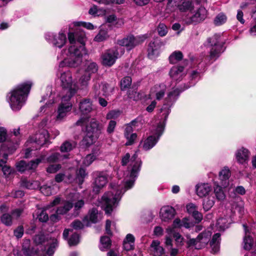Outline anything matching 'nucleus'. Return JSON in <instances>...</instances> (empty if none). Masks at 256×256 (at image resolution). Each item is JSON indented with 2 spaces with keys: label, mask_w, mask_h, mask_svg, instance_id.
Returning a JSON list of instances; mask_svg holds the SVG:
<instances>
[{
  "label": "nucleus",
  "mask_w": 256,
  "mask_h": 256,
  "mask_svg": "<svg viewBox=\"0 0 256 256\" xmlns=\"http://www.w3.org/2000/svg\"><path fill=\"white\" fill-rule=\"evenodd\" d=\"M146 38V37L144 35L136 36L130 35L122 39L118 40L117 44L120 46V47L124 46L128 50H130L137 45L143 42Z\"/></svg>",
  "instance_id": "nucleus-12"
},
{
  "label": "nucleus",
  "mask_w": 256,
  "mask_h": 256,
  "mask_svg": "<svg viewBox=\"0 0 256 256\" xmlns=\"http://www.w3.org/2000/svg\"><path fill=\"white\" fill-rule=\"evenodd\" d=\"M79 108L82 114H88L92 110V102L89 99L82 100L80 102Z\"/></svg>",
  "instance_id": "nucleus-34"
},
{
  "label": "nucleus",
  "mask_w": 256,
  "mask_h": 256,
  "mask_svg": "<svg viewBox=\"0 0 256 256\" xmlns=\"http://www.w3.org/2000/svg\"><path fill=\"white\" fill-rule=\"evenodd\" d=\"M45 158L46 156L42 154L39 158L34 160H32L29 162H26L22 160H20L16 164V170L21 172L26 170H34L40 163L44 162Z\"/></svg>",
  "instance_id": "nucleus-16"
},
{
  "label": "nucleus",
  "mask_w": 256,
  "mask_h": 256,
  "mask_svg": "<svg viewBox=\"0 0 256 256\" xmlns=\"http://www.w3.org/2000/svg\"><path fill=\"white\" fill-rule=\"evenodd\" d=\"M214 192L216 196V198L218 200H224L226 198V195L222 189V186H220L217 182H215L214 183Z\"/></svg>",
  "instance_id": "nucleus-44"
},
{
  "label": "nucleus",
  "mask_w": 256,
  "mask_h": 256,
  "mask_svg": "<svg viewBox=\"0 0 256 256\" xmlns=\"http://www.w3.org/2000/svg\"><path fill=\"white\" fill-rule=\"evenodd\" d=\"M220 234L216 233L214 234L210 242V246L212 248V252L216 254L220 250Z\"/></svg>",
  "instance_id": "nucleus-36"
},
{
  "label": "nucleus",
  "mask_w": 256,
  "mask_h": 256,
  "mask_svg": "<svg viewBox=\"0 0 256 256\" xmlns=\"http://www.w3.org/2000/svg\"><path fill=\"white\" fill-rule=\"evenodd\" d=\"M180 92L178 89H174L170 92L166 98L163 106L161 108V112H163L165 120L170 112V107L177 100Z\"/></svg>",
  "instance_id": "nucleus-17"
},
{
  "label": "nucleus",
  "mask_w": 256,
  "mask_h": 256,
  "mask_svg": "<svg viewBox=\"0 0 256 256\" xmlns=\"http://www.w3.org/2000/svg\"><path fill=\"white\" fill-rule=\"evenodd\" d=\"M231 222V220L228 218H222L218 220L216 228L219 231H224L227 228Z\"/></svg>",
  "instance_id": "nucleus-39"
},
{
  "label": "nucleus",
  "mask_w": 256,
  "mask_h": 256,
  "mask_svg": "<svg viewBox=\"0 0 256 256\" xmlns=\"http://www.w3.org/2000/svg\"><path fill=\"white\" fill-rule=\"evenodd\" d=\"M183 58V54L180 51H174L169 56L170 64H174Z\"/></svg>",
  "instance_id": "nucleus-47"
},
{
  "label": "nucleus",
  "mask_w": 256,
  "mask_h": 256,
  "mask_svg": "<svg viewBox=\"0 0 256 256\" xmlns=\"http://www.w3.org/2000/svg\"><path fill=\"white\" fill-rule=\"evenodd\" d=\"M40 190L44 195L48 196L52 194V188L50 186L44 185L40 187Z\"/></svg>",
  "instance_id": "nucleus-62"
},
{
  "label": "nucleus",
  "mask_w": 256,
  "mask_h": 256,
  "mask_svg": "<svg viewBox=\"0 0 256 256\" xmlns=\"http://www.w3.org/2000/svg\"><path fill=\"white\" fill-rule=\"evenodd\" d=\"M49 134L47 130L43 129L36 134L30 136L25 143V149L22 150L24 157L30 158L33 156L32 152L40 148L48 140Z\"/></svg>",
  "instance_id": "nucleus-5"
},
{
  "label": "nucleus",
  "mask_w": 256,
  "mask_h": 256,
  "mask_svg": "<svg viewBox=\"0 0 256 256\" xmlns=\"http://www.w3.org/2000/svg\"><path fill=\"white\" fill-rule=\"evenodd\" d=\"M243 226L245 232V236L243 242L244 248L246 250H250L253 245V240L250 235V232L248 228L244 224L243 225Z\"/></svg>",
  "instance_id": "nucleus-33"
},
{
  "label": "nucleus",
  "mask_w": 256,
  "mask_h": 256,
  "mask_svg": "<svg viewBox=\"0 0 256 256\" xmlns=\"http://www.w3.org/2000/svg\"><path fill=\"white\" fill-rule=\"evenodd\" d=\"M72 204L70 202H66L62 206H60L56 210V214L52 215L50 220L56 222L60 220L59 215L66 214L72 207Z\"/></svg>",
  "instance_id": "nucleus-25"
},
{
  "label": "nucleus",
  "mask_w": 256,
  "mask_h": 256,
  "mask_svg": "<svg viewBox=\"0 0 256 256\" xmlns=\"http://www.w3.org/2000/svg\"><path fill=\"white\" fill-rule=\"evenodd\" d=\"M194 2L192 0H168L166 10L167 12H170L178 10L181 12H188V14L183 18L184 22L188 25L196 24L206 18L207 10L204 7L200 6L194 12Z\"/></svg>",
  "instance_id": "nucleus-3"
},
{
  "label": "nucleus",
  "mask_w": 256,
  "mask_h": 256,
  "mask_svg": "<svg viewBox=\"0 0 256 256\" xmlns=\"http://www.w3.org/2000/svg\"><path fill=\"white\" fill-rule=\"evenodd\" d=\"M48 93L42 96L40 102H46L44 106L40 107V110L41 112H45L47 110L50 108L54 104L56 100V94L52 92V88L51 86H48L46 88Z\"/></svg>",
  "instance_id": "nucleus-19"
},
{
  "label": "nucleus",
  "mask_w": 256,
  "mask_h": 256,
  "mask_svg": "<svg viewBox=\"0 0 256 256\" xmlns=\"http://www.w3.org/2000/svg\"><path fill=\"white\" fill-rule=\"evenodd\" d=\"M58 246L57 240L54 239L52 240V244L49 246L48 250L46 251V254L48 256H52L56 248Z\"/></svg>",
  "instance_id": "nucleus-60"
},
{
  "label": "nucleus",
  "mask_w": 256,
  "mask_h": 256,
  "mask_svg": "<svg viewBox=\"0 0 256 256\" xmlns=\"http://www.w3.org/2000/svg\"><path fill=\"white\" fill-rule=\"evenodd\" d=\"M18 146V142H16L12 146H8V145L1 146L0 148V166L4 174L6 176H8L12 172V168L6 164L8 155L12 154L17 149Z\"/></svg>",
  "instance_id": "nucleus-8"
},
{
  "label": "nucleus",
  "mask_w": 256,
  "mask_h": 256,
  "mask_svg": "<svg viewBox=\"0 0 256 256\" xmlns=\"http://www.w3.org/2000/svg\"><path fill=\"white\" fill-rule=\"evenodd\" d=\"M76 146V144L74 142L66 141L60 146V151L62 152H68Z\"/></svg>",
  "instance_id": "nucleus-48"
},
{
  "label": "nucleus",
  "mask_w": 256,
  "mask_h": 256,
  "mask_svg": "<svg viewBox=\"0 0 256 256\" xmlns=\"http://www.w3.org/2000/svg\"><path fill=\"white\" fill-rule=\"evenodd\" d=\"M97 138L96 135H94L90 132H86V136L82 140V145L86 146H88L92 144Z\"/></svg>",
  "instance_id": "nucleus-42"
},
{
  "label": "nucleus",
  "mask_w": 256,
  "mask_h": 256,
  "mask_svg": "<svg viewBox=\"0 0 256 256\" xmlns=\"http://www.w3.org/2000/svg\"><path fill=\"white\" fill-rule=\"evenodd\" d=\"M250 154V153L248 150L242 148L236 152V160L240 164H245L248 163Z\"/></svg>",
  "instance_id": "nucleus-27"
},
{
  "label": "nucleus",
  "mask_w": 256,
  "mask_h": 256,
  "mask_svg": "<svg viewBox=\"0 0 256 256\" xmlns=\"http://www.w3.org/2000/svg\"><path fill=\"white\" fill-rule=\"evenodd\" d=\"M196 194L200 198L206 197L212 192V187L208 183H198L196 186Z\"/></svg>",
  "instance_id": "nucleus-24"
},
{
  "label": "nucleus",
  "mask_w": 256,
  "mask_h": 256,
  "mask_svg": "<svg viewBox=\"0 0 256 256\" xmlns=\"http://www.w3.org/2000/svg\"><path fill=\"white\" fill-rule=\"evenodd\" d=\"M220 36L214 34L208 39V44L210 48V58L216 59L222 52V46L220 42Z\"/></svg>",
  "instance_id": "nucleus-13"
},
{
  "label": "nucleus",
  "mask_w": 256,
  "mask_h": 256,
  "mask_svg": "<svg viewBox=\"0 0 256 256\" xmlns=\"http://www.w3.org/2000/svg\"><path fill=\"white\" fill-rule=\"evenodd\" d=\"M32 83L28 81L18 85L9 92L6 100L13 111H18L26 104Z\"/></svg>",
  "instance_id": "nucleus-4"
},
{
  "label": "nucleus",
  "mask_w": 256,
  "mask_h": 256,
  "mask_svg": "<svg viewBox=\"0 0 256 256\" xmlns=\"http://www.w3.org/2000/svg\"><path fill=\"white\" fill-rule=\"evenodd\" d=\"M68 96L66 94L62 96V102L58 106L56 116L54 118V122H62L71 111L72 105L69 102L70 99H68Z\"/></svg>",
  "instance_id": "nucleus-11"
},
{
  "label": "nucleus",
  "mask_w": 256,
  "mask_h": 256,
  "mask_svg": "<svg viewBox=\"0 0 256 256\" xmlns=\"http://www.w3.org/2000/svg\"><path fill=\"white\" fill-rule=\"evenodd\" d=\"M124 52V50L122 47H114L108 50L102 54V62L105 66H111Z\"/></svg>",
  "instance_id": "nucleus-9"
},
{
  "label": "nucleus",
  "mask_w": 256,
  "mask_h": 256,
  "mask_svg": "<svg viewBox=\"0 0 256 256\" xmlns=\"http://www.w3.org/2000/svg\"><path fill=\"white\" fill-rule=\"evenodd\" d=\"M158 34L161 36H165L168 32V29L166 26L164 24H160L157 28Z\"/></svg>",
  "instance_id": "nucleus-56"
},
{
  "label": "nucleus",
  "mask_w": 256,
  "mask_h": 256,
  "mask_svg": "<svg viewBox=\"0 0 256 256\" xmlns=\"http://www.w3.org/2000/svg\"><path fill=\"white\" fill-rule=\"evenodd\" d=\"M124 136L128 140L126 143V146H130L133 144L134 141L136 140L137 138V135L135 133L132 134H126V135Z\"/></svg>",
  "instance_id": "nucleus-61"
},
{
  "label": "nucleus",
  "mask_w": 256,
  "mask_h": 256,
  "mask_svg": "<svg viewBox=\"0 0 256 256\" xmlns=\"http://www.w3.org/2000/svg\"><path fill=\"white\" fill-rule=\"evenodd\" d=\"M68 158V154L61 155L60 153L55 152L50 156L46 160V158H44V160L43 162H54L58 160H62Z\"/></svg>",
  "instance_id": "nucleus-43"
},
{
  "label": "nucleus",
  "mask_w": 256,
  "mask_h": 256,
  "mask_svg": "<svg viewBox=\"0 0 256 256\" xmlns=\"http://www.w3.org/2000/svg\"><path fill=\"white\" fill-rule=\"evenodd\" d=\"M62 86L65 88L66 94L68 95V99H70L77 92L78 89H84L82 88L81 84L80 86L77 85L73 81L72 75L70 70L61 72L60 76Z\"/></svg>",
  "instance_id": "nucleus-6"
},
{
  "label": "nucleus",
  "mask_w": 256,
  "mask_h": 256,
  "mask_svg": "<svg viewBox=\"0 0 256 256\" xmlns=\"http://www.w3.org/2000/svg\"><path fill=\"white\" fill-rule=\"evenodd\" d=\"M100 214L96 208H92L89 211L88 214L84 218L83 221L86 226L90 225L91 223H96L98 220Z\"/></svg>",
  "instance_id": "nucleus-29"
},
{
  "label": "nucleus",
  "mask_w": 256,
  "mask_h": 256,
  "mask_svg": "<svg viewBox=\"0 0 256 256\" xmlns=\"http://www.w3.org/2000/svg\"><path fill=\"white\" fill-rule=\"evenodd\" d=\"M109 36L107 30L101 28L98 33L94 37V40L97 42H101L108 38Z\"/></svg>",
  "instance_id": "nucleus-46"
},
{
  "label": "nucleus",
  "mask_w": 256,
  "mask_h": 256,
  "mask_svg": "<svg viewBox=\"0 0 256 256\" xmlns=\"http://www.w3.org/2000/svg\"><path fill=\"white\" fill-rule=\"evenodd\" d=\"M227 18L225 14L220 13L214 18V24L216 26H220L224 24L226 21Z\"/></svg>",
  "instance_id": "nucleus-51"
},
{
  "label": "nucleus",
  "mask_w": 256,
  "mask_h": 256,
  "mask_svg": "<svg viewBox=\"0 0 256 256\" xmlns=\"http://www.w3.org/2000/svg\"><path fill=\"white\" fill-rule=\"evenodd\" d=\"M120 114V112L118 110H112L108 112L106 116L107 120L116 119Z\"/></svg>",
  "instance_id": "nucleus-59"
},
{
  "label": "nucleus",
  "mask_w": 256,
  "mask_h": 256,
  "mask_svg": "<svg viewBox=\"0 0 256 256\" xmlns=\"http://www.w3.org/2000/svg\"><path fill=\"white\" fill-rule=\"evenodd\" d=\"M100 130L98 122L95 119L90 120V122L87 124L86 126V132H90L94 135L97 136V132Z\"/></svg>",
  "instance_id": "nucleus-37"
},
{
  "label": "nucleus",
  "mask_w": 256,
  "mask_h": 256,
  "mask_svg": "<svg viewBox=\"0 0 256 256\" xmlns=\"http://www.w3.org/2000/svg\"><path fill=\"white\" fill-rule=\"evenodd\" d=\"M60 198H56L50 204L44 208H39L37 212V218L41 222H46L48 220V214L46 212V210L50 208L51 206H54L60 202Z\"/></svg>",
  "instance_id": "nucleus-23"
},
{
  "label": "nucleus",
  "mask_w": 256,
  "mask_h": 256,
  "mask_svg": "<svg viewBox=\"0 0 256 256\" xmlns=\"http://www.w3.org/2000/svg\"><path fill=\"white\" fill-rule=\"evenodd\" d=\"M84 67V74L80 77L79 80V83L81 84L82 88H86L87 86L91 75L96 72L98 70L97 64L92 61H88Z\"/></svg>",
  "instance_id": "nucleus-14"
},
{
  "label": "nucleus",
  "mask_w": 256,
  "mask_h": 256,
  "mask_svg": "<svg viewBox=\"0 0 256 256\" xmlns=\"http://www.w3.org/2000/svg\"><path fill=\"white\" fill-rule=\"evenodd\" d=\"M211 236L212 232L207 230L199 234L196 238H190L186 242L189 246H194L196 249H200L208 244Z\"/></svg>",
  "instance_id": "nucleus-15"
},
{
  "label": "nucleus",
  "mask_w": 256,
  "mask_h": 256,
  "mask_svg": "<svg viewBox=\"0 0 256 256\" xmlns=\"http://www.w3.org/2000/svg\"><path fill=\"white\" fill-rule=\"evenodd\" d=\"M82 222H84L82 220ZM72 226L76 230H80L86 226L84 222H82L79 220H76L71 224Z\"/></svg>",
  "instance_id": "nucleus-64"
},
{
  "label": "nucleus",
  "mask_w": 256,
  "mask_h": 256,
  "mask_svg": "<svg viewBox=\"0 0 256 256\" xmlns=\"http://www.w3.org/2000/svg\"><path fill=\"white\" fill-rule=\"evenodd\" d=\"M60 168L61 165L60 164H51L47 168L46 171L48 173L54 174L58 172Z\"/></svg>",
  "instance_id": "nucleus-63"
},
{
  "label": "nucleus",
  "mask_w": 256,
  "mask_h": 256,
  "mask_svg": "<svg viewBox=\"0 0 256 256\" xmlns=\"http://www.w3.org/2000/svg\"><path fill=\"white\" fill-rule=\"evenodd\" d=\"M75 26H82L88 30H92L94 28V26L90 22H77L74 23Z\"/></svg>",
  "instance_id": "nucleus-57"
},
{
  "label": "nucleus",
  "mask_w": 256,
  "mask_h": 256,
  "mask_svg": "<svg viewBox=\"0 0 256 256\" xmlns=\"http://www.w3.org/2000/svg\"><path fill=\"white\" fill-rule=\"evenodd\" d=\"M202 202V206L204 211L209 210L214 205L215 201L214 198L212 196H208Z\"/></svg>",
  "instance_id": "nucleus-45"
},
{
  "label": "nucleus",
  "mask_w": 256,
  "mask_h": 256,
  "mask_svg": "<svg viewBox=\"0 0 256 256\" xmlns=\"http://www.w3.org/2000/svg\"><path fill=\"white\" fill-rule=\"evenodd\" d=\"M130 154L126 153L122 159V166L128 164V170L124 173V179L122 185L112 184L110 192L105 193L101 199L102 207L107 214H110L116 206L122 195L127 190L132 188L140 170L142 162L138 158L136 152L130 158Z\"/></svg>",
  "instance_id": "nucleus-1"
},
{
  "label": "nucleus",
  "mask_w": 256,
  "mask_h": 256,
  "mask_svg": "<svg viewBox=\"0 0 256 256\" xmlns=\"http://www.w3.org/2000/svg\"><path fill=\"white\" fill-rule=\"evenodd\" d=\"M165 123L164 122H160L157 126L152 130V135L142 140L139 146L144 150L152 149L158 142L160 136L164 130Z\"/></svg>",
  "instance_id": "nucleus-7"
},
{
  "label": "nucleus",
  "mask_w": 256,
  "mask_h": 256,
  "mask_svg": "<svg viewBox=\"0 0 256 256\" xmlns=\"http://www.w3.org/2000/svg\"><path fill=\"white\" fill-rule=\"evenodd\" d=\"M166 90V86L163 84L155 85L150 89L148 98H156L157 100H160L165 94Z\"/></svg>",
  "instance_id": "nucleus-21"
},
{
  "label": "nucleus",
  "mask_w": 256,
  "mask_h": 256,
  "mask_svg": "<svg viewBox=\"0 0 256 256\" xmlns=\"http://www.w3.org/2000/svg\"><path fill=\"white\" fill-rule=\"evenodd\" d=\"M231 176V172L228 166H224L218 172V183L223 188H225L229 185V179Z\"/></svg>",
  "instance_id": "nucleus-22"
},
{
  "label": "nucleus",
  "mask_w": 256,
  "mask_h": 256,
  "mask_svg": "<svg viewBox=\"0 0 256 256\" xmlns=\"http://www.w3.org/2000/svg\"><path fill=\"white\" fill-rule=\"evenodd\" d=\"M168 235L166 236L164 244L167 248H169L172 246V240L171 236L174 232V230L172 228H168L166 230Z\"/></svg>",
  "instance_id": "nucleus-49"
},
{
  "label": "nucleus",
  "mask_w": 256,
  "mask_h": 256,
  "mask_svg": "<svg viewBox=\"0 0 256 256\" xmlns=\"http://www.w3.org/2000/svg\"><path fill=\"white\" fill-rule=\"evenodd\" d=\"M128 94L130 98L134 100H138L140 98V92L132 88L128 90Z\"/></svg>",
  "instance_id": "nucleus-55"
},
{
  "label": "nucleus",
  "mask_w": 256,
  "mask_h": 256,
  "mask_svg": "<svg viewBox=\"0 0 256 256\" xmlns=\"http://www.w3.org/2000/svg\"><path fill=\"white\" fill-rule=\"evenodd\" d=\"M132 78L130 76H126L120 82L121 89L124 90L128 88L132 84Z\"/></svg>",
  "instance_id": "nucleus-52"
},
{
  "label": "nucleus",
  "mask_w": 256,
  "mask_h": 256,
  "mask_svg": "<svg viewBox=\"0 0 256 256\" xmlns=\"http://www.w3.org/2000/svg\"><path fill=\"white\" fill-rule=\"evenodd\" d=\"M74 200H78L74 204V210H78L82 208L84 205V201L80 199L78 200L80 198V194L78 193H74Z\"/></svg>",
  "instance_id": "nucleus-53"
},
{
  "label": "nucleus",
  "mask_w": 256,
  "mask_h": 256,
  "mask_svg": "<svg viewBox=\"0 0 256 256\" xmlns=\"http://www.w3.org/2000/svg\"><path fill=\"white\" fill-rule=\"evenodd\" d=\"M30 241L26 240L24 241L22 245V252L24 256L17 253L16 256H38L37 254L32 252L30 248Z\"/></svg>",
  "instance_id": "nucleus-40"
},
{
  "label": "nucleus",
  "mask_w": 256,
  "mask_h": 256,
  "mask_svg": "<svg viewBox=\"0 0 256 256\" xmlns=\"http://www.w3.org/2000/svg\"><path fill=\"white\" fill-rule=\"evenodd\" d=\"M7 130H6L4 128L0 126V143L4 142H6L4 144H2V145H8V146H12L16 142H18V145L20 144V140L18 138V140H16L15 142H14V138H11L10 140H7Z\"/></svg>",
  "instance_id": "nucleus-31"
},
{
  "label": "nucleus",
  "mask_w": 256,
  "mask_h": 256,
  "mask_svg": "<svg viewBox=\"0 0 256 256\" xmlns=\"http://www.w3.org/2000/svg\"><path fill=\"white\" fill-rule=\"evenodd\" d=\"M150 246L154 256H161L164 254V248L160 245V241L153 240Z\"/></svg>",
  "instance_id": "nucleus-38"
},
{
  "label": "nucleus",
  "mask_w": 256,
  "mask_h": 256,
  "mask_svg": "<svg viewBox=\"0 0 256 256\" xmlns=\"http://www.w3.org/2000/svg\"><path fill=\"white\" fill-rule=\"evenodd\" d=\"M108 174L103 172H96L94 184L93 191L97 194L104 186L108 181Z\"/></svg>",
  "instance_id": "nucleus-18"
},
{
  "label": "nucleus",
  "mask_w": 256,
  "mask_h": 256,
  "mask_svg": "<svg viewBox=\"0 0 256 256\" xmlns=\"http://www.w3.org/2000/svg\"><path fill=\"white\" fill-rule=\"evenodd\" d=\"M186 72L184 66H174L169 71V76L174 81H180L186 75Z\"/></svg>",
  "instance_id": "nucleus-20"
},
{
  "label": "nucleus",
  "mask_w": 256,
  "mask_h": 256,
  "mask_svg": "<svg viewBox=\"0 0 256 256\" xmlns=\"http://www.w3.org/2000/svg\"><path fill=\"white\" fill-rule=\"evenodd\" d=\"M80 242V237L78 234L74 233L73 234L68 241V244L70 246L76 245Z\"/></svg>",
  "instance_id": "nucleus-58"
},
{
  "label": "nucleus",
  "mask_w": 256,
  "mask_h": 256,
  "mask_svg": "<svg viewBox=\"0 0 256 256\" xmlns=\"http://www.w3.org/2000/svg\"><path fill=\"white\" fill-rule=\"evenodd\" d=\"M187 212L192 214L196 221L198 223L202 221L203 218L202 214L198 211V206L193 203H189L186 205Z\"/></svg>",
  "instance_id": "nucleus-28"
},
{
  "label": "nucleus",
  "mask_w": 256,
  "mask_h": 256,
  "mask_svg": "<svg viewBox=\"0 0 256 256\" xmlns=\"http://www.w3.org/2000/svg\"><path fill=\"white\" fill-rule=\"evenodd\" d=\"M160 42L158 40L151 42L148 44V56L151 59L155 58L160 53Z\"/></svg>",
  "instance_id": "nucleus-30"
},
{
  "label": "nucleus",
  "mask_w": 256,
  "mask_h": 256,
  "mask_svg": "<svg viewBox=\"0 0 256 256\" xmlns=\"http://www.w3.org/2000/svg\"><path fill=\"white\" fill-rule=\"evenodd\" d=\"M135 238L131 234H126L123 241V249L129 251L134 248Z\"/></svg>",
  "instance_id": "nucleus-32"
},
{
  "label": "nucleus",
  "mask_w": 256,
  "mask_h": 256,
  "mask_svg": "<svg viewBox=\"0 0 256 256\" xmlns=\"http://www.w3.org/2000/svg\"><path fill=\"white\" fill-rule=\"evenodd\" d=\"M175 214V210L170 206H165L160 210V216L163 221H168L172 219Z\"/></svg>",
  "instance_id": "nucleus-26"
},
{
  "label": "nucleus",
  "mask_w": 256,
  "mask_h": 256,
  "mask_svg": "<svg viewBox=\"0 0 256 256\" xmlns=\"http://www.w3.org/2000/svg\"><path fill=\"white\" fill-rule=\"evenodd\" d=\"M0 220L6 226H10L12 224V216L8 214H3Z\"/></svg>",
  "instance_id": "nucleus-54"
},
{
  "label": "nucleus",
  "mask_w": 256,
  "mask_h": 256,
  "mask_svg": "<svg viewBox=\"0 0 256 256\" xmlns=\"http://www.w3.org/2000/svg\"><path fill=\"white\" fill-rule=\"evenodd\" d=\"M68 39L70 46L68 48L62 50L58 56V59L63 58L59 64L60 68L77 67L81 64L83 56L87 54L84 32L78 30L74 32H70L68 34Z\"/></svg>",
  "instance_id": "nucleus-2"
},
{
  "label": "nucleus",
  "mask_w": 256,
  "mask_h": 256,
  "mask_svg": "<svg viewBox=\"0 0 256 256\" xmlns=\"http://www.w3.org/2000/svg\"><path fill=\"white\" fill-rule=\"evenodd\" d=\"M45 40L54 48H62L67 42L66 34L60 32L58 33L46 32L44 35Z\"/></svg>",
  "instance_id": "nucleus-10"
},
{
  "label": "nucleus",
  "mask_w": 256,
  "mask_h": 256,
  "mask_svg": "<svg viewBox=\"0 0 256 256\" xmlns=\"http://www.w3.org/2000/svg\"><path fill=\"white\" fill-rule=\"evenodd\" d=\"M111 241L108 236H104L100 238V248L101 250L104 251L110 248Z\"/></svg>",
  "instance_id": "nucleus-50"
},
{
  "label": "nucleus",
  "mask_w": 256,
  "mask_h": 256,
  "mask_svg": "<svg viewBox=\"0 0 256 256\" xmlns=\"http://www.w3.org/2000/svg\"><path fill=\"white\" fill-rule=\"evenodd\" d=\"M20 185L28 189L36 190L40 188V182L38 180H30L24 178L21 180Z\"/></svg>",
  "instance_id": "nucleus-35"
},
{
  "label": "nucleus",
  "mask_w": 256,
  "mask_h": 256,
  "mask_svg": "<svg viewBox=\"0 0 256 256\" xmlns=\"http://www.w3.org/2000/svg\"><path fill=\"white\" fill-rule=\"evenodd\" d=\"M98 152H93L92 154L86 155L82 158V166H88L96 159L98 156Z\"/></svg>",
  "instance_id": "nucleus-41"
}]
</instances>
